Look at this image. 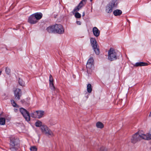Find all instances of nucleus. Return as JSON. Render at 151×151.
Wrapping results in <instances>:
<instances>
[{
    "label": "nucleus",
    "mask_w": 151,
    "mask_h": 151,
    "mask_svg": "<svg viewBox=\"0 0 151 151\" xmlns=\"http://www.w3.org/2000/svg\"><path fill=\"white\" fill-rule=\"evenodd\" d=\"M19 140L13 137L10 138V149L12 151H15L19 147Z\"/></svg>",
    "instance_id": "1"
},
{
    "label": "nucleus",
    "mask_w": 151,
    "mask_h": 151,
    "mask_svg": "<svg viewBox=\"0 0 151 151\" xmlns=\"http://www.w3.org/2000/svg\"><path fill=\"white\" fill-rule=\"evenodd\" d=\"M117 58L116 51L113 48H110L108 52V59L110 61L114 60Z\"/></svg>",
    "instance_id": "2"
},
{
    "label": "nucleus",
    "mask_w": 151,
    "mask_h": 151,
    "mask_svg": "<svg viewBox=\"0 0 151 151\" xmlns=\"http://www.w3.org/2000/svg\"><path fill=\"white\" fill-rule=\"evenodd\" d=\"M144 134H141L140 133H136L132 136L131 139V142L135 144L137 142L139 141L141 139H144L143 135Z\"/></svg>",
    "instance_id": "3"
},
{
    "label": "nucleus",
    "mask_w": 151,
    "mask_h": 151,
    "mask_svg": "<svg viewBox=\"0 0 151 151\" xmlns=\"http://www.w3.org/2000/svg\"><path fill=\"white\" fill-rule=\"evenodd\" d=\"M90 42L93 49L95 53L97 55H99L100 53L99 50L98 45L97 44V42L96 39L93 38H91L90 39Z\"/></svg>",
    "instance_id": "4"
},
{
    "label": "nucleus",
    "mask_w": 151,
    "mask_h": 151,
    "mask_svg": "<svg viewBox=\"0 0 151 151\" xmlns=\"http://www.w3.org/2000/svg\"><path fill=\"white\" fill-rule=\"evenodd\" d=\"M117 3L115 0L113 1L112 2L110 3L106 6V12L108 13H111L113 9L117 6Z\"/></svg>",
    "instance_id": "5"
},
{
    "label": "nucleus",
    "mask_w": 151,
    "mask_h": 151,
    "mask_svg": "<svg viewBox=\"0 0 151 151\" xmlns=\"http://www.w3.org/2000/svg\"><path fill=\"white\" fill-rule=\"evenodd\" d=\"M42 132L47 136H52L53 134L50 129L46 125H42L41 127Z\"/></svg>",
    "instance_id": "6"
},
{
    "label": "nucleus",
    "mask_w": 151,
    "mask_h": 151,
    "mask_svg": "<svg viewBox=\"0 0 151 151\" xmlns=\"http://www.w3.org/2000/svg\"><path fill=\"white\" fill-rule=\"evenodd\" d=\"M20 111L27 121H29L30 120L29 114L26 109L21 108L20 109Z\"/></svg>",
    "instance_id": "7"
},
{
    "label": "nucleus",
    "mask_w": 151,
    "mask_h": 151,
    "mask_svg": "<svg viewBox=\"0 0 151 151\" xmlns=\"http://www.w3.org/2000/svg\"><path fill=\"white\" fill-rule=\"evenodd\" d=\"M55 32L59 34H63L64 30L63 26L60 24H56L55 25Z\"/></svg>",
    "instance_id": "8"
},
{
    "label": "nucleus",
    "mask_w": 151,
    "mask_h": 151,
    "mask_svg": "<svg viewBox=\"0 0 151 151\" xmlns=\"http://www.w3.org/2000/svg\"><path fill=\"white\" fill-rule=\"evenodd\" d=\"M14 96L16 100H19L22 96V91L20 89L16 88L14 91Z\"/></svg>",
    "instance_id": "9"
},
{
    "label": "nucleus",
    "mask_w": 151,
    "mask_h": 151,
    "mask_svg": "<svg viewBox=\"0 0 151 151\" xmlns=\"http://www.w3.org/2000/svg\"><path fill=\"white\" fill-rule=\"evenodd\" d=\"M28 22L31 24H35L37 22L33 14H32L29 17Z\"/></svg>",
    "instance_id": "10"
},
{
    "label": "nucleus",
    "mask_w": 151,
    "mask_h": 151,
    "mask_svg": "<svg viewBox=\"0 0 151 151\" xmlns=\"http://www.w3.org/2000/svg\"><path fill=\"white\" fill-rule=\"evenodd\" d=\"M144 139L150 140L151 139V127L148 133L143 135Z\"/></svg>",
    "instance_id": "11"
},
{
    "label": "nucleus",
    "mask_w": 151,
    "mask_h": 151,
    "mask_svg": "<svg viewBox=\"0 0 151 151\" xmlns=\"http://www.w3.org/2000/svg\"><path fill=\"white\" fill-rule=\"evenodd\" d=\"M50 87V89L53 91L55 90V88L53 83V78L52 76L50 75L49 76Z\"/></svg>",
    "instance_id": "12"
},
{
    "label": "nucleus",
    "mask_w": 151,
    "mask_h": 151,
    "mask_svg": "<svg viewBox=\"0 0 151 151\" xmlns=\"http://www.w3.org/2000/svg\"><path fill=\"white\" fill-rule=\"evenodd\" d=\"M86 0L85 1H83V0H82V1L73 10V11L74 12H76V11H78L82 7L83 5L84 4L83 3V2H86Z\"/></svg>",
    "instance_id": "13"
},
{
    "label": "nucleus",
    "mask_w": 151,
    "mask_h": 151,
    "mask_svg": "<svg viewBox=\"0 0 151 151\" xmlns=\"http://www.w3.org/2000/svg\"><path fill=\"white\" fill-rule=\"evenodd\" d=\"M38 22L42 17V14L40 12H37L33 14Z\"/></svg>",
    "instance_id": "14"
},
{
    "label": "nucleus",
    "mask_w": 151,
    "mask_h": 151,
    "mask_svg": "<svg viewBox=\"0 0 151 151\" xmlns=\"http://www.w3.org/2000/svg\"><path fill=\"white\" fill-rule=\"evenodd\" d=\"M93 32L95 36L97 37L99 35L100 32L98 29L96 27L93 29Z\"/></svg>",
    "instance_id": "15"
},
{
    "label": "nucleus",
    "mask_w": 151,
    "mask_h": 151,
    "mask_svg": "<svg viewBox=\"0 0 151 151\" xmlns=\"http://www.w3.org/2000/svg\"><path fill=\"white\" fill-rule=\"evenodd\" d=\"M55 25L49 26L47 27V30L49 33L55 32Z\"/></svg>",
    "instance_id": "16"
},
{
    "label": "nucleus",
    "mask_w": 151,
    "mask_h": 151,
    "mask_svg": "<svg viewBox=\"0 0 151 151\" xmlns=\"http://www.w3.org/2000/svg\"><path fill=\"white\" fill-rule=\"evenodd\" d=\"M147 65L148 64L146 63L143 62H139L136 63L134 66L136 67L142 66Z\"/></svg>",
    "instance_id": "17"
},
{
    "label": "nucleus",
    "mask_w": 151,
    "mask_h": 151,
    "mask_svg": "<svg viewBox=\"0 0 151 151\" xmlns=\"http://www.w3.org/2000/svg\"><path fill=\"white\" fill-rule=\"evenodd\" d=\"M113 13L114 16H117L121 15L122 13V12L120 10L116 9L114 11Z\"/></svg>",
    "instance_id": "18"
},
{
    "label": "nucleus",
    "mask_w": 151,
    "mask_h": 151,
    "mask_svg": "<svg viewBox=\"0 0 151 151\" xmlns=\"http://www.w3.org/2000/svg\"><path fill=\"white\" fill-rule=\"evenodd\" d=\"M38 118L42 117L44 114V111H37Z\"/></svg>",
    "instance_id": "19"
},
{
    "label": "nucleus",
    "mask_w": 151,
    "mask_h": 151,
    "mask_svg": "<svg viewBox=\"0 0 151 151\" xmlns=\"http://www.w3.org/2000/svg\"><path fill=\"white\" fill-rule=\"evenodd\" d=\"M86 67L87 68V71H90V70L93 68V65L87 63Z\"/></svg>",
    "instance_id": "20"
},
{
    "label": "nucleus",
    "mask_w": 151,
    "mask_h": 151,
    "mask_svg": "<svg viewBox=\"0 0 151 151\" xmlns=\"http://www.w3.org/2000/svg\"><path fill=\"white\" fill-rule=\"evenodd\" d=\"M96 126L97 128L100 129H102L104 127L103 124L100 122H99L96 123Z\"/></svg>",
    "instance_id": "21"
},
{
    "label": "nucleus",
    "mask_w": 151,
    "mask_h": 151,
    "mask_svg": "<svg viewBox=\"0 0 151 151\" xmlns=\"http://www.w3.org/2000/svg\"><path fill=\"white\" fill-rule=\"evenodd\" d=\"M87 92L89 93H91L92 91V88L91 85L90 84H88L87 85Z\"/></svg>",
    "instance_id": "22"
},
{
    "label": "nucleus",
    "mask_w": 151,
    "mask_h": 151,
    "mask_svg": "<svg viewBox=\"0 0 151 151\" xmlns=\"http://www.w3.org/2000/svg\"><path fill=\"white\" fill-rule=\"evenodd\" d=\"M18 83L19 85L22 86H25L24 82L20 78L19 79Z\"/></svg>",
    "instance_id": "23"
},
{
    "label": "nucleus",
    "mask_w": 151,
    "mask_h": 151,
    "mask_svg": "<svg viewBox=\"0 0 151 151\" xmlns=\"http://www.w3.org/2000/svg\"><path fill=\"white\" fill-rule=\"evenodd\" d=\"M31 116L33 118H38V116L37 111L34 112L33 113H32V114H31Z\"/></svg>",
    "instance_id": "24"
},
{
    "label": "nucleus",
    "mask_w": 151,
    "mask_h": 151,
    "mask_svg": "<svg viewBox=\"0 0 151 151\" xmlns=\"http://www.w3.org/2000/svg\"><path fill=\"white\" fill-rule=\"evenodd\" d=\"M5 123V119L3 118H0V124L2 125H4Z\"/></svg>",
    "instance_id": "25"
},
{
    "label": "nucleus",
    "mask_w": 151,
    "mask_h": 151,
    "mask_svg": "<svg viewBox=\"0 0 151 151\" xmlns=\"http://www.w3.org/2000/svg\"><path fill=\"white\" fill-rule=\"evenodd\" d=\"M42 125V122L39 120L37 121L35 123V125L37 127H41Z\"/></svg>",
    "instance_id": "26"
},
{
    "label": "nucleus",
    "mask_w": 151,
    "mask_h": 151,
    "mask_svg": "<svg viewBox=\"0 0 151 151\" xmlns=\"http://www.w3.org/2000/svg\"><path fill=\"white\" fill-rule=\"evenodd\" d=\"M5 72L6 73L7 75H10L11 72L10 69L8 67H6V68Z\"/></svg>",
    "instance_id": "27"
},
{
    "label": "nucleus",
    "mask_w": 151,
    "mask_h": 151,
    "mask_svg": "<svg viewBox=\"0 0 151 151\" xmlns=\"http://www.w3.org/2000/svg\"><path fill=\"white\" fill-rule=\"evenodd\" d=\"M93 60H94L93 58L92 57H91L88 60L87 63L93 64Z\"/></svg>",
    "instance_id": "28"
},
{
    "label": "nucleus",
    "mask_w": 151,
    "mask_h": 151,
    "mask_svg": "<svg viewBox=\"0 0 151 151\" xmlns=\"http://www.w3.org/2000/svg\"><path fill=\"white\" fill-rule=\"evenodd\" d=\"M11 104L14 107H19V106L17 105L16 103L13 100H11Z\"/></svg>",
    "instance_id": "29"
},
{
    "label": "nucleus",
    "mask_w": 151,
    "mask_h": 151,
    "mask_svg": "<svg viewBox=\"0 0 151 151\" xmlns=\"http://www.w3.org/2000/svg\"><path fill=\"white\" fill-rule=\"evenodd\" d=\"M30 150L31 151H37V149L35 146H33L31 147Z\"/></svg>",
    "instance_id": "30"
},
{
    "label": "nucleus",
    "mask_w": 151,
    "mask_h": 151,
    "mask_svg": "<svg viewBox=\"0 0 151 151\" xmlns=\"http://www.w3.org/2000/svg\"><path fill=\"white\" fill-rule=\"evenodd\" d=\"M75 16L76 18H80L81 17V15L78 12H76L75 13Z\"/></svg>",
    "instance_id": "31"
},
{
    "label": "nucleus",
    "mask_w": 151,
    "mask_h": 151,
    "mask_svg": "<svg viewBox=\"0 0 151 151\" xmlns=\"http://www.w3.org/2000/svg\"><path fill=\"white\" fill-rule=\"evenodd\" d=\"M100 151H107V149L104 147H102L100 149Z\"/></svg>",
    "instance_id": "32"
},
{
    "label": "nucleus",
    "mask_w": 151,
    "mask_h": 151,
    "mask_svg": "<svg viewBox=\"0 0 151 151\" xmlns=\"http://www.w3.org/2000/svg\"><path fill=\"white\" fill-rule=\"evenodd\" d=\"M76 23L77 24L80 25L81 24V22L79 21H77Z\"/></svg>",
    "instance_id": "33"
},
{
    "label": "nucleus",
    "mask_w": 151,
    "mask_h": 151,
    "mask_svg": "<svg viewBox=\"0 0 151 151\" xmlns=\"http://www.w3.org/2000/svg\"><path fill=\"white\" fill-rule=\"evenodd\" d=\"M5 95H3L2 96V99H6L7 98V96H6L5 97H4V96H5Z\"/></svg>",
    "instance_id": "34"
},
{
    "label": "nucleus",
    "mask_w": 151,
    "mask_h": 151,
    "mask_svg": "<svg viewBox=\"0 0 151 151\" xmlns=\"http://www.w3.org/2000/svg\"><path fill=\"white\" fill-rule=\"evenodd\" d=\"M85 15V13L83 12V16Z\"/></svg>",
    "instance_id": "35"
},
{
    "label": "nucleus",
    "mask_w": 151,
    "mask_h": 151,
    "mask_svg": "<svg viewBox=\"0 0 151 151\" xmlns=\"http://www.w3.org/2000/svg\"><path fill=\"white\" fill-rule=\"evenodd\" d=\"M14 111H15V112H17V109H14Z\"/></svg>",
    "instance_id": "36"
},
{
    "label": "nucleus",
    "mask_w": 151,
    "mask_h": 151,
    "mask_svg": "<svg viewBox=\"0 0 151 151\" xmlns=\"http://www.w3.org/2000/svg\"><path fill=\"white\" fill-rule=\"evenodd\" d=\"M1 71H0V75L1 74Z\"/></svg>",
    "instance_id": "37"
},
{
    "label": "nucleus",
    "mask_w": 151,
    "mask_h": 151,
    "mask_svg": "<svg viewBox=\"0 0 151 151\" xmlns=\"http://www.w3.org/2000/svg\"><path fill=\"white\" fill-rule=\"evenodd\" d=\"M92 0H90V1H92Z\"/></svg>",
    "instance_id": "38"
}]
</instances>
